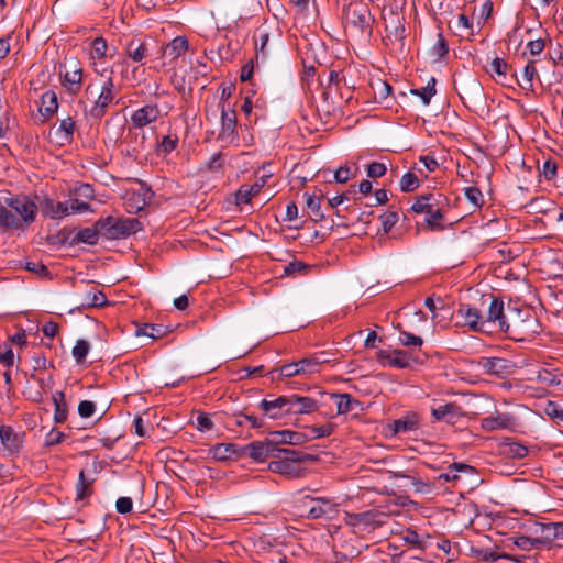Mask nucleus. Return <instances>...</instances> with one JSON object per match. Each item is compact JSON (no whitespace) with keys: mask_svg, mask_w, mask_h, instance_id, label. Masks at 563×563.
I'll list each match as a JSON object with an SVG mask.
<instances>
[{"mask_svg":"<svg viewBox=\"0 0 563 563\" xmlns=\"http://www.w3.org/2000/svg\"><path fill=\"white\" fill-rule=\"evenodd\" d=\"M446 207L448 198L444 195L426 194L416 197L410 211L426 214L424 223L428 230L442 231L445 229L443 221Z\"/></svg>","mask_w":563,"mask_h":563,"instance_id":"f257e3e1","label":"nucleus"},{"mask_svg":"<svg viewBox=\"0 0 563 563\" xmlns=\"http://www.w3.org/2000/svg\"><path fill=\"white\" fill-rule=\"evenodd\" d=\"M375 16L369 8L362 2H350L343 8V25L349 32L358 38H369L373 34Z\"/></svg>","mask_w":563,"mask_h":563,"instance_id":"f03ea898","label":"nucleus"},{"mask_svg":"<svg viewBox=\"0 0 563 563\" xmlns=\"http://www.w3.org/2000/svg\"><path fill=\"white\" fill-rule=\"evenodd\" d=\"M113 87L112 76H109L100 88L92 82L88 84L85 89V100H80V103L85 104V113L98 120L103 118L114 99Z\"/></svg>","mask_w":563,"mask_h":563,"instance_id":"7ed1b4c3","label":"nucleus"},{"mask_svg":"<svg viewBox=\"0 0 563 563\" xmlns=\"http://www.w3.org/2000/svg\"><path fill=\"white\" fill-rule=\"evenodd\" d=\"M508 321L509 328L505 334L515 341H530L542 331V324L528 308L515 307Z\"/></svg>","mask_w":563,"mask_h":563,"instance_id":"20e7f679","label":"nucleus"},{"mask_svg":"<svg viewBox=\"0 0 563 563\" xmlns=\"http://www.w3.org/2000/svg\"><path fill=\"white\" fill-rule=\"evenodd\" d=\"M382 18L385 24L383 44L388 47L390 52L397 54L405 53L407 34L404 14L390 9L388 12H383Z\"/></svg>","mask_w":563,"mask_h":563,"instance_id":"39448f33","label":"nucleus"},{"mask_svg":"<svg viewBox=\"0 0 563 563\" xmlns=\"http://www.w3.org/2000/svg\"><path fill=\"white\" fill-rule=\"evenodd\" d=\"M482 306L486 307L487 310L484 312V321L486 329H490L492 332L497 330L505 333L509 328L510 311L515 307L510 305L505 308L503 299L493 295L482 297Z\"/></svg>","mask_w":563,"mask_h":563,"instance_id":"423d86ee","label":"nucleus"},{"mask_svg":"<svg viewBox=\"0 0 563 563\" xmlns=\"http://www.w3.org/2000/svg\"><path fill=\"white\" fill-rule=\"evenodd\" d=\"M101 238L106 240H120L142 230V224L136 218H115L108 216L98 220Z\"/></svg>","mask_w":563,"mask_h":563,"instance_id":"0eeeda50","label":"nucleus"},{"mask_svg":"<svg viewBox=\"0 0 563 563\" xmlns=\"http://www.w3.org/2000/svg\"><path fill=\"white\" fill-rule=\"evenodd\" d=\"M4 202L18 216L21 231H24L25 228L35 221L38 206L29 196L4 197Z\"/></svg>","mask_w":563,"mask_h":563,"instance_id":"6e6552de","label":"nucleus"},{"mask_svg":"<svg viewBox=\"0 0 563 563\" xmlns=\"http://www.w3.org/2000/svg\"><path fill=\"white\" fill-rule=\"evenodd\" d=\"M62 86L71 95H76L81 89L82 69L76 58L65 59L59 67Z\"/></svg>","mask_w":563,"mask_h":563,"instance_id":"1a4fd4ad","label":"nucleus"},{"mask_svg":"<svg viewBox=\"0 0 563 563\" xmlns=\"http://www.w3.org/2000/svg\"><path fill=\"white\" fill-rule=\"evenodd\" d=\"M376 358L383 366L388 365L396 368H408L413 363L420 362L419 356L404 350H394L391 352L380 350L377 352Z\"/></svg>","mask_w":563,"mask_h":563,"instance_id":"9d476101","label":"nucleus"},{"mask_svg":"<svg viewBox=\"0 0 563 563\" xmlns=\"http://www.w3.org/2000/svg\"><path fill=\"white\" fill-rule=\"evenodd\" d=\"M466 325L475 332L492 333L490 329H486L484 321V312L482 309L468 303H461L457 309Z\"/></svg>","mask_w":563,"mask_h":563,"instance_id":"9b49d317","label":"nucleus"},{"mask_svg":"<svg viewBox=\"0 0 563 563\" xmlns=\"http://www.w3.org/2000/svg\"><path fill=\"white\" fill-rule=\"evenodd\" d=\"M478 366L488 375L505 377L514 372L515 364L503 357H482Z\"/></svg>","mask_w":563,"mask_h":563,"instance_id":"f8f14e48","label":"nucleus"},{"mask_svg":"<svg viewBox=\"0 0 563 563\" xmlns=\"http://www.w3.org/2000/svg\"><path fill=\"white\" fill-rule=\"evenodd\" d=\"M287 401L286 395H283L272 400L263 399L258 404V407L263 411L264 416L276 420L289 415L288 405L291 404Z\"/></svg>","mask_w":563,"mask_h":563,"instance_id":"ddd939ff","label":"nucleus"},{"mask_svg":"<svg viewBox=\"0 0 563 563\" xmlns=\"http://www.w3.org/2000/svg\"><path fill=\"white\" fill-rule=\"evenodd\" d=\"M430 3V12L433 20L438 23L437 29L441 30V24L450 22L454 13V3L456 0H428Z\"/></svg>","mask_w":563,"mask_h":563,"instance_id":"4468645a","label":"nucleus"},{"mask_svg":"<svg viewBox=\"0 0 563 563\" xmlns=\"http://www.w3.org/2000/svg\"><path fill=\"white\" fill-rule=\"evenodd\" d=\"M431 416L435 421H444L449 424H455L457 419L464 416V412L455 402H448L438 407H432Z\"/></svg>","mask_w":563,"mask_h":563,"instance_id":"2eb2a0df","label":"nucleus"},{"mask_svg":"<svg viewBox=\"0 0 563 563\" xmlns=\"http://www.w3.org/2000/svg\"><path fill=\"white\" fill-rule=\"evenodd\" d=\"M161 110L157 104H146L131 115V124L135 129H142L155 121H157Z\"/></svg>","mask_w":563,"mask_h":563,"instance_id":"dca6fc26","label":"nucleus"},{"mask_svg":"<svg viewBox=\"0 0 563 563\" xmlns=\"http://www.w3.org/2000/svg\"><path fill=\"white\" fill-rule=\"evenodd\" d=\"M289 408V415H303L316 411L319 407L318 401L311 397L299 396L297 394L286 395Z\"/></svg>","mask_w":563,"mask_h":563,"instance_id":"f3484780","label":"nucleus"},{"mask_svg":"<svg viewBox=\"0 0 563 563\" xmlns=\"http://www.w3.org/2000/svg\"><path fill=\"white\" fill-rule=\"evenodd\" d=\"M42 214L51 219H62L69 214L68 201L55 202L49 197H44L38 205Z\"/></svg>","mask_w":563,"mask_h":563,"instance_id":"a211bd4d","label":"nucleus"},{"mask_svg":"<svg viewBox=\"0 0 563 563\" xmlns=\"http://www.w3.org/2000/svg\"><path fill=\"white\" fill-rule=\"evenodd\" d=\"M515 422L514 417L508 413L496 412L495 416H488L482 419L481 427L487 432L509 429Z\"/></svg>","mask_w":563,"mask_h":563,"instance_id":"6ab92c4d","label":"nucleus"},{"mask_svg":"<svg viewBox=\"0 0 563 563\" xmlns=\"http://www.w3.org/2000/svg\"><path fill=\"white\" fill-rule=\"evenodd\" d=\"M420 426V417L415 411H408L399 419H396L390 424L394 434L407 433L415 431Z\"/></svg>","mask_w":563,"mask_h":563,"instance_id":"aec40b11","label":"nucleus"},{"mask_svg":"<svg viewBox=\"0 0 563 563\" xmlns=\"http://www.w3.org/2000/svg\"><path fill=\"white\" fill-rule=\"evenodd\" d=\"M241 450V445L235 443H217L210 449V453L217 461L238 460L242 457Z\"/></svg>","mask_w":563,"mask_h":563,"instance_id":"412c9836","label":"nucleus"},{"mask_svg":"<svg viewBox=\"0 0 563 563\" xmlns=\"http://www.w3.org/2000/svg\"><path fill=\"white\" fill-rule=\"evenodd\" d=\"M558 529H563V522H550L534 525L536 538L542 541V547L550 543L551 541L561 538V532Z\"/></svg>","mask_w":563,"mask_h":563,"instance_id":"4be33fe9","label":"nucleus"},{"mask_svg":"<svg viewBox=\"0 0 563 563\" xmlns=\"http://www.w3.org/2000/svg\"><path fill=\"white\" fill-rule=\"evenodd\" d=\"M23 433H18L10 426L0 427V440L10 453H16L22 448Z\"/></svg>","mask_w":563,"mask_h":563,"instance_id":"5701e85b","label":"nucleus"},{"mask_svg":"<svg viewBox=\"0 0 563 563\" xmlns=\"http://www.w3.org/2000/svg\"><path fill=\"white\" fill-rule=\"evenodd\" d=\"M268 470L273 473L286 475L291 478H299L303 475V470L301 467L297 464L285 461L282 456L276 461H271Z\"/></svg>","mask_w":563,"mask_h":563,"instance_id":"b1692460","label":"nucleus"},{"mask_svg":"<svg viewBox=\"0 0 563 563\" xmlns=\"http://www.w3.org/2000/svg\"><path fill=\"white\" fill-rule=\"evenodd\" d=\"M509 68L510 66L505 59L495 57L490 63V69H487V71L490 73L496 82L506 87H511L510 81L512 80L507 77Z\"/></svg>","mask_w":563,"mask_h":563,"instance_id":"393cba45","label":"nucleus"},{"mask_svg":"<svg viewBox=\"0 0 563 563\" xmlns=\"http://www.w3.org/2000/svg\"><path fill=\"white\" fill-rule=\"evenodd\" d=\"M331 397L336 399L338 415H345L354 410H363L362 402L347 393H334Z\"/></svg>","mask_w":563,"mask_h":563,"instance_id":"a878e982","label":"nucleus"},{"mask_svg":"<svg viewBox=\"0 0 563 563\" xmlns=\"http://www.w3.org/2000/svg\"><path fill=\"white\" fill-rule=\"evenodd\" d=\"M390 477L391 478H405V479H408L409 483L408 484H405L404 486L405 487H412L413 492L417 493V494H428L430 493L433 487H434V483H430V482H424L423 479L421 478H416V477H412L404 472H400V471H390Z\"/></svg>","mask_w":563,"mask_h":563,"instance_id":"bb28decb","label":"nucleus"},{"mask_svg":"<svg viewBox=\"0 0 563 563\" xmlns=\"http://www.w3.org/2000/svg\"><path fill=\"white\" fill-rule=\"evenodd\" d=\"M236 128V113L234 110H227L224 104L221 108V131L218 139L227 140L233 136Z\"/></svg>","mask_w":563,"mask_h":563,"instance_id":"cd10ccee","label":"nucleus"},{"mask_svg":"<svg viewBox=\"0 0 563 563\" xmlns=\"http://www.w3.org/2000/svg\"><path fill=\"white\" fill-rule=\"evenodd\" d=\"M101 236V230L98 227V220L95 222L91 228H84L79 230L74 238L70 240V245H77L79 243H86L89 245L97 244L99 238Z\"/></svg>","mask_w":563,"mask_h":563,"instance_id":"c85d7f7f","label":"nucleus"},{"mask_svg":"<svg viewBox=\"0 0 563 563\" xmlns=\"http://www.w3.org/2000/svg\"><path fill=\"white\" fill-rule=\"evenodd\" d=\"M539 79L538 71L536 68V62L530 60L523 68L522 81H519L516 74L510 76V79L515 81L521 89L527 91H534L533 80Z\"/></svg>","mask_w":563,"mask_h":563,"instance_id":"c756f323","label":"nucleus"},{"mask_svg":"<svg viewBox=\"0 0 563 563\" xmlns=\"http://www.w3.org/2000/svg\"><path fill=\"white\" fill-rule=\"evenodd\" d=\"M331 360L329 358V353L321 351L308 357L301 358L300 366L303 368V374H312L319 371V366L327 364Z\"/></svg>","mask_w":563,"mask_h":563,"instance_id":"7c9ffc66","label":"nucleus"},{"mask_svg":"<svg viewBox=\"0 0 563 563\" xmlns=\"http://www.w3.org/2000/svg\"><path fill=\"white\" fill-rule=\"evenodd\" d=\"M265 183L266 179L263 176L252 186L242 185L235 194L236 203H249L254 196L260 194L261 189L265 186Z\"/></svg>","mask_w":563,"mask_h":563,"instance_id":"2f4dec72","label":"nucleus"},{"mask_svg":"<svg viewBox=\"0 0 563 563\" xmlns=\"http://www.w3.org/2000/svg\"><path fill=\"white\" fill-rule=\"evenodd\" d=\"M188 46L187 37L177 36L163 48V55L174 60L181 56L188 49Z\"/></svg>","mask_w":563,"mask_h":563,"instance_id":"473e14b6","label":"nucleus"},{"mask_svg":"<svg viewBox=\"0 0 563 563\" xmlns=\"http://www.w3.org/2000/svg\"><path fill=\"white\" fill-rule=\"evenodd\" d=\"M242 457L249 456L255 462H264L267 457V448L264 446V441H253L246 445L241 446Z\"/></svg>","mask_w":563,"mask_h":563,"instance_id":"72a5a7b5","label":"nucleus"},{"mask_svg":"<svg viewBox=\"0 0 563 563\" xmlns=\"http://www.w3.org/2000/svg\"><path fill=\"white\" fill-rule=\"evenodd\" d=\"M52 400L54 404V421L56 423H64L68 416L65 393L60 390L55 391L52 396Z\"/></svg>","mask_w":563,"mask_h":563,"instance_id":"f704fd0d","label":"nucleus"},{"mask_svg":"<svg viewBox=\"0 0 563 563\" xmlns=\"http://www.w3.org/2000/svg\"><path fill=\"white\" fill-rule=\"evenodd\" d=\"M0 229L2 231H7L9 229L20 230L18 216L4 201H0Z\"/></svg>","mask_w":563,"mask_h":563,"instance_id":"c9c22d12","label":"nucleus"},{"mask_svg":"<svg viewBox=\"0 0 563 563\" xmlns=\"http://www.w3.org/2000/svg\"><path fill=\"white\" fill-rule=\"evenodd\" d=\"M58 109L57 96L53 90L42 95L40 112L44 118L53 117Z\"/></svg>","mask_w":563,"mask_h":563,"instance_id":"e433bc0d","label":"nucleus"},{"mask_svg":"<svg viewBox=\"0 0 563 563\" xmlns=\"http://www.w3.org/2000/svg\"><path fill=\"white\" fill-rule=\"evenodd\" d=\"M167 333V330L162 324H152V323H143L137 325L135 330L136 336H148L151 339H159L163 338Z\"/></svg>","mask_w":563,"mask_h":563,"instance_id":"4c0bfd02","label":"nucleus"},{"mask_svg":"<svg viewBox=\"0 0 563 563\" xmlns=\"http://www.w3.org/2000/svg\"><path fill=\"white\" fill-rule=\"evenodd\" d=\"M81 305L88 308H98L108 305V300L101 290L92 288L91 290L85 292Z\"/></svg>","mask_w":563,"mask_h":563,"instance_id":"58836bf2","label":"nucleus"},{"mask_svg":"<svg viewBox=\"0 0 563 563\" xmlns=\"http://www.w3.org/2000/svg\"><path fill=\"white\" fill-rule=\"evenodd\" d=\"M217 419L230 431L238 432V428L243 427L245 421L243 419V412H234L231 416L225 413H217Z\"/></svg>","mask_w":563,"mask_h":563,"instance_id":"ea45409f","label":"nucleus"},{"mask_svg":"<svg viewBox=\"0 0 563 563\" xmlns=\"http://www.w3.org/2000/svg\"><path fill=\"white\" fill-rule=\"evenodd\" d=\"M384 517L385 515L383 512L372 509L360 512L358 519H361L362 529H366L368 527L383 526L385 523Z\"/></svg>","mask_w":563,"mask_h":563,"instance_id":"a19ab883","label":"nucleus"},{"mask_svg":"<svg viewBox=\"0 0 563 563\" xmlns=\"http://www.w3.org/2000/svg\"><path fill=\"white\" fill-rule=\"evenodd\" d=\"M306 196V206L309 210V217L313 222H319L323 220L324 214L321 212V196L318 197L316 195H308Z\"/></svg>","mask_w":563,"mask_h":563,"instance_id":"79ce46f5","label":"nucleus"},{"mask_svg":"<svg viewBox=\"0 0 563 563\" xmlns=\"http://www.w3.org/2000/svg\"><path fill=\"white\" fill-rule=\"evenodd\" d=\"M538 380L547 386L563 388V373L556 371L542 369L538 373Z\"/></svg>","mask_w":563,"mask_h":563,"instance_id":"37998d69","label":"nucleus"},{"mask_svg":"<svg viewBox=\"0 0 563 563\" xmlns=\"http://www.w3.org/2000/svg\"><path fill=\"white\" fill-rule=\"evenodd\" d=\"M179 139L176 134L165 135L161 142L156 145V154L157 156L166 157L174 150H176L178 145Z\"/></svg>","mask_w":563,"mask_h":563,"instance_id":"c03bdc74","label":"nucleus"},{"mask_svg":"<svg viewBox=\"0 0 563 563\" xmlns=\"http://www.w3.org/2000/svg\"><path fill=\"white\" fill-rule=\"evenodd\" d=\"M126 54L134 62H142L147 55V46L144 42L132 40L126 45Z\"/></svg>","mask_w":563,"mask_h":563,"instance_id":"a18cd8bd","label":"nucleus"},{"mask_svg":"<svg viewBox=\"0 0 563 563\" xmlns=\"http://www.w3.org/2000/svg\"><path fill=\"white\" fill-rule=\"evenodd\" d=\"M92 482H93V479L88 481L86 478V474H85L84 470H81L79 472L78 483L76 485V499L77 500H84L92 494V488H91Z\"/></svg>","mask_w":563,"mask_h":563,"instance_id":"49530a36","label":"nucleus"},{"mask_svg":"<svg viewBox=\"0 0 563 563\" xmlns=\"http://www.w3.org/2000/svg\"><path fill=\"white\" fill-rule=\"evenodd\" d=\"M435 84L437 79L434 77H431L427 86L421 89H411V93L415 96H419L423 102V104H429L431 98L435 95Z\"/></svg>","mask_w":563,"mask_h":563,"instance_id":"de8ad7c7","label":"nucleus"},{"mask_svg":"<svg viewBox=\"0 0 563 563\" xmlns=\"http://www.w3.org/2000/svg\"><path fill=\"white\" fill-rule=\"evenodd\" d=\"M401 539L406 544L410 545L412 549H418V550L426 549V542L420 538L418 532L413 529H410V528L406 529L401 533Z\"/></svg>","mask_w":563,"mask_h":563,"instance_id":"09e8293b","label":"nucleus"},{"mask_svg":"<svg viewBox=\"0 0 563 563\" xmlns=\"http://www.w3.org/2000/svg\"><path fill=\"white\" fill-rule=\"evenodd\" d=\"M473 551L483 561L495 562L498 559L503 558V559H506L509 561L519 562L518 556L512 555V554H507V553L498 554L497 552H495L493 550H473Z\"/></svg>","mask_w":563,"mask_h":563,"instance_id":"8fccbe9b","label":"nucleus"},{"mask_svg":"<svg viewBox=\"0 0 563 563\" xmlns=\"http://www.w3.org/2000/svg\"><path fill=\"white\" fill-rule=\"evenodd\" d=\"M514 544L519 549L525 551H530L532 549H539L542 547V541H539L536 537H527V536H518L514 537Z\"/></svg>","mask_w":563,"mask_h":563,"instance_id":"3c124183","label":"nucleus"},{"mask_svg":"<svg viewBox=\"0 0 563 563\" xmlns=\"http://www.w3.org/2000/svg\"><path fill=\"white\" fill-rule=\"evenodd\" d=\"M90 344L86 340H78L73 347V357L77 364H82L89 353Z\"/></svg>","mask_w":563,"mask_h":563,"instance_id":"603ef678","label":"nucleus"},{"mask_svg":"<svg viewBox=\"0 0 563 563\" xmlns=\"http://www.w3.org/2000/svg\"><path fill=\"white\" fill-rule=\"evenodd\" d=\"M419 185V178L411 172H407L400 179V190L402 192H411L416 190Z\"/></svg>","mask_w":563,"mask_h":563,"instance_id":"864d4df0","label":"nucleus"},{"mask_svg":"<svg viewBox=\"0 0 563 563\" xmlns=\"http://www.w3.org/2000/svg\"><path fill=\"white\" fill-rule=\"evenodd\" d=\"M399 341L404 346L408 347H421L423 345L421 336L415 335L405 330L399 331Z\"/></svg>","mask_w":563,"mask_h":563,"instance_id":"5fc2aeb1","label":"nucleus"},{"mask_svg":"<svg viewBox=\"0 0 563 563\" xmlns=\"http://www.w3.org/2000/svg\"><path fill=\"white\" fill-rule=\"evenodd\" d=\"M465 198L475 207L481 208L484 203V197L479 188L471 186L464 189Z\"/></svg>","mask_w":563,"mask_h":563,"instance_id":"6e6d98bb","label":"nucleus"},{"mask_svg":"<svg viewBox=\"0 0 563 563\" xmlns=\"http://www.w3.org/2000/svg\"><path fill=\"white\" fill-rule=\"evenodd\" d=\"M308 429L311 432V434H309V440H314V439L330 437L334 431V424L327 423V424L319 426V427L312 426V427H308Z\"/></svg>","mask_w":563,"mask_h":563,"instance_id":"4d7b16f0","label":"nucleus"},{"mask_svg":"<svg viewBox=\"0 0 563 563\" xmlns=\"http://www.w3.org/2000/svg\"><path fill=\"white\" fill-rule=\"evenodd\" d=\"M380 220L383 231L388 233L399 220L398 211L394 210L391 207L387 212L380 216Z\"/></svg>","mask_w":563,"mask_h":563,"instance_id":"13d9d810","label":"nucleus"},{"mask_svg":"<svg viewBox=\"0 0 563 563\" xmlns=\"http://www.w3.org/2000/svg\"><path fill=\"white\" fill-rule=\"evenodd\" d=\"M75 128V121L70 117L60 120L58 132L63 133L64 141L70 142L73 140Z\"/></svg>","mask_w":563,"mask_h":563,"instance_id":"bf43d9fd","label":"nucleus"},{"mask_svg":"<svg viewBox=\"0 0 563 563\" xmlns=\"http://www.w3.org/2000/svg\"><path fill=\"white\" fill-rule=\"evenodd\" d=\"M310 269H311L310 265H308L301 261H292L285 266L284 273H285V275H296V274L306 275Z\"/></svg>","mask_w":563,"mask_h":563,"instance_id":"052dcab7","label":"nucleus"},{"mask_svg":"<svg viewBox=\"0 0 563 563\" xmlns=\"http://www.w3.org/2000/svg\"><path fill=\"white\" fill-rule=\"evenodd\" d=\"M107 42L103 37H97L92 41L91 44V55L93 58H102L106 56L107 52Z\"/></svg>","mask_w":563,"mask_h":563,"instance_id":"680f3d73","label":"nucleus"},{"mask_svg":"<svg viewBox=\"0 0 563 563\" xmlns=\"http://www.w3.org/2000/svg\"><path fill=\"white\" fill-rule=\"evenodd\" d=\"M439 31L440 32L438 33V42L434 44L432 51L433 55L438 56V58H442L449 53V45L442 34V29Z\"/></svg>","mask_w":563,"mask_h":563,"instance_id":"e2e57ef3","label":"nucleus"},{"mask_svg":"<svg viewBox=\"0 0 563 563\" xmlns=\"http://www.w3.org/2000/svg\"><path fill=\"white\" fill-rule=\"evenodd\" d=\"M71 235V231L67 229L59 230L56 234L49 235L47 238V241L52 245H64L69 241V238Z\"/></svg>","mask_w":563,"mask_h":563,"instance_id":"0e129e2a","label":"nucleus"},{"mask_svg":"<svg viewBox=\"0 0 563 563\" xmlns=\"http://www.w3.org/2000/svg\"><path fill=\"white\" fill-rule=\"evenodd\" d=\"M282 455V459L294 464H297L309 459L308 454H303L301 452L290 449H284Z\"/></svg>","mask_w":563,"mask_h":563,"instance_id":"69168bd1","label":"nucleus"},{"mask_svg":"<svg viewBox=\"0 0 563 563\" xmlns=\"http://www.w3.org/2000/svg\"><path fill=\"white\" fill-rule=\"evenodd\" d=\"M544 411L551 419L563 422V409L556 402L548 401Z\"/></svg>","mask_w":563,"mask_h":563,"instance_id":"338daca9","label":"nucleus"},{"mask_svg":"<svg viewBox=\"0 0 563 563\" xmlns=\"http://www.w3.org/2000/svg\"><path fill=\"white\" fill-rule=\"evenodd\" d=\"M556 170H558L556 162L553 159H547V161H544V163L540 169V173L547 180H551L555 177Z\"/></svg>","mask_w":563,"mask_h":563,"instance_id":"774afa93","label":"nucleus"}]
</instances>
